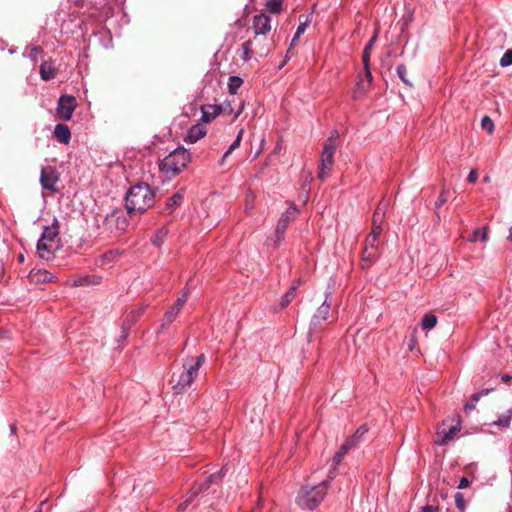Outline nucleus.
I'll use <instances>...</instances> for the list:
<instances>
[{
	"label": "nucleus",
	"instance_id": "nucleus-1",
	"mask_svg": "<svg viewBox=\"0 0 512 512\" xmlns=\"http://www.w3.org/2000/svg\"><path fill=\"white\" fill-rule=\"evenodd\" d=\"M125 202L128 214H141L154 205L155 193L148 184L138 183L128 190Z\"/></svg>",
	"mask_w": 512,
	"mask_h": 512
},
{
	"label": "nucleus",
	"instance_id": "nucleus-2",
	"mask_svg": "<svg viewBox=\"0 0 512 512\" xmlns=\"http://www.w3.org/2000/svg\"><path fill=\"white\" fill-rule=\"evenodd\" d=\"M332 477L318 484H305L298 491L296 503L304 510H314L323 501L331 484Z\"/></svg>",
	"mask_w": 512,
	"mask_h": 512
},
{
	"label": "nucleus",
	"instance_id": "nucleus-3",
	"mask_svg": "<svg viewBox=\"0 0 512 512\" xmlns=\"http://www.w3.org/2000/svg\"><path fill=\"white\" fill-rule=\"evenodd\" d=\"M206 360L205 355L202 353L198 357L186 356L183 359V371L179 375L178 380L173 384L172 389L174 394H181L186 391L198 376L200 367Z\"/></svg>",
	"mask_w": 512,
	"mask_h": 512
},
{
	"label": "nucleus",
	"instance_id": "nucleus-4",
	"mask_svg": "<svg viewBox=\"0 0 512 512\" xmlns=\"http://www.w3.org/2000/svg\"><path fill=\"white\" fill-rule=\"evenodd\" d=\"M190 161V152L184 147H178L161 160L159 168L164 175L172 178L180 174Z\"/></svg>",
	"mask_w": 512,
	"mask_h": 512
},
{
	"label": "nucleus",
	"instance_id": "nucleus-5",
	"mask_svg": "<svg viewBox=\"0 0 512 512\" xmlns=\"http://www.w3.org/2000/svg\"><path fill=\"white\" fill-rule=\"evenodd\" d=\"M339 133L334 130L323 145L320 157L318 178L324 180L330 175L334 163V154L338 146Z\"/></svg>",
	"mask_w": 512,
	"mask_h": 512
},
{
	"label": "nucleus",
	"instance_id": "nucleus-6",
	"mask_svg": "<svg viewBox=\"0 0 512 512\" xmlns=\"http://www.w3.org/2000/svg\"><path fill=\"white\" fill-rule=\"evenodd\" d=\"M331 297L332 291L331 289H327L325 292V300L323 303L317 308L316 312L312 316L310 322V328L308 332V340L312 341L313 337L323 329V322L327 321L330 315L331 310Z\"/></svg>",
	"mask_w": 512,
	"mask_h": 512
},
{
	"label": "nucleus",
	"instance_id": "nucleus-7",
	"mask_svg": "<svg viewBox=\"0 0 512 512\" xmlns=\"http://www.w3.org/2000/svg\"><path fill=\"white\" fill-rule=\"evenodd\" d=\"M299 210L295 205H291L280 217L275 228V238H271L268 241H273V245L278 247L284 240L287 227L291 221H293L298 215Z\"/></svg>",
	"mask_w": 512,
	"mask_h": 512
},
{
	"label": "nucleus",
	"instance_id": "nucleus-8",
	"mask_svg": "<svg viewBox=\"0 0 512 512\" xmlns=\"http://www.w3.org/2000/svg\"><path fill=\"white\" fill-rule=\"evenodd\" d=\"M103 226L111 234L125 231L128 227V220L124 210L116 208L108 213L104 218Z\"/></svg>",
	"mask_w": 512,
	"mask_h": 512
},
{
	"label": "nucleus",
	"instance_id": "nucleus-9",
	"mask_svg": "<svg viewBox=\"0 0 512 512\" xmlns=\"http://www.w3.org/2000/svg\"><path fill=\"white\" fill-rule=\"evenodd\" d=\"M77 107L76 98L71 95H61L58 99L56 113L57 116L64 120L69 121L72 118L73 112Z\"/></svg>",
	"mask_w": 512,
	"mask_h": 512
},
{
	"label": "nucleus",
	"instance_id": "nucleus-10",
	"mask_svg": "<svg viewBox=\"0 0 512 512\" xmlns=\"http://www.w3.org/2000/svg\"><path fill=\"white\" fill-rule=\"evenodd\" d=\"M59 181V173L54 166H43L40 173V184L43 190L51 193L57 192L56 184Z\"/></svg>",
	"mask_w": 512,
	"mask_h": 512
},
{
	"label": "nucleus",
	"instance_id": "nucleus-11",
	"mask_svg": "<svg viewBox=\"0 0 512 512\" xmlns=\"http://www.w3.org/2000/svg\"><path fill=\"white\" fill-rule=\"evenodd\" d=\"M378 258V239L368 235L362 251L363 268H367Z\"/></svg>",
	"mask_w": 512,
	"mask_h": 512
},
{
	"label": "nucleus",
	"instance_id": "nucleus-12",
	"mask_svg": "<svg viewBox=\"0 0 512 512\" xmlns=\"http://www.w3.org/2000/svg\"><path fill=\"white\" fill-rule=\"evenodd\" d=\"M224 467L216 473L210 474L205 481L200 483H195L189 492L192 493V495L197 496L199 493L203 492L204 490H207L212 484H217L224 476Z\"/></svg>",
	"mask_w": 512,
	"mask_h": 512
},
{
	"label": "nucleus",
	"instance_id": "nucleus-13",
	"mask_svg": "<svg viewBox=\"0 0 512 512\" xmlns=\"http://www.w3.org/2000/svg\"><path fill=\"white\" fill-rule=\"evenodd\" d=\"M59 249L58 243H51L48 241H44L39 238L37 242V252L39 254V257L44 260H50L54 252Z\"/></svg>",
	"mask_w": 512,
	"mask_h": 512
},
{
	"label": "nucleus",
	"instance_id": "nucleus-14",
	"mask_svg": "<svg viewBox=\"0 0 512 512\" xmlns=\"http://www.w3.org/2000/svg\"><path fill=\"white\" fill-rule=\"evenodd\" d=\"M253 28L256 35H266L271 29V19L268 15L259 14L253 19Z\"/></svg>",
	"mask_w": 512,
	"mask_h": 512
},
{
	"label": "nucleus",
	"instance_id": "nucleus-15",
	"mask_svg": "<svg viewBox=\"0 0 512 512\" xmlns=\"http://www.w3.org/2000/svg\"><path fill=\"white\" fill-rule=\"evenodd\" d=\"M185 196V190L180 189L171 197H169L165 203L164 208L161 210L163 214H171L174 210L179 207L183 201Z\"/></svg>",
	"mask_w": 512,
	"mask_h": 512
},
{
	"label": "nucleus",
	"instance_id": "nucleus-16",
	"mask_svg": "<svg viewBox=\"0 0 512 512\" xmlns=\"http://www.w3.org/2000/svg\"><path fill=\"white\" fill-rule=\"evenodd\" d=\"M444 426L445 424L443 423L437 429V440L435 443L440 446L446 445L460 431L456 426H451L448 430H445Z\"/></svg>",
	"mask_w": 512,
	"mask_h": 512
},
{
	"label": "nucleus",
	"instance_id": "nucleus-17",
	"mask_svg": "<svg viewBox=\"0 0 512 512\" xmlns=\"http://www.w3.org/2000/svg\"><path fill=\"white\" fill-rule=\"evenodd\" d=\"M40 239L59 244V224L56 218L53 219L51 225L44 227Z\"/></svg>",
	"mask_w": 512,
	"mask_h": 512
},
{
	"label": "nucleus",
	"instance_id": "nucleus-18",
	"mask_svg": "<svg viewBox=\"0 0 512 512\" xmlns=\"http://www.w3.org/2000/svg\"><path fill=\"white\" fill-rule=\"evenodd\" d=\"M207 133L206 127L203 124L193 125L187 132L185 141L191 144L196 143L203 138Z\"/></svg>",
	"mask_w": 512,
	"mask_h": 512
},
{
	"label": "nucleus",
	"instance_id": "nucleus-19",
	"mask_svg": "<svg viewBox=\"0 0 512 512\" xmlns=\"http://www.w3.org/2000/svg\"><path fill=\"white\" fill-rule=\"evenodd\" d=\"M223 111V107L220 105H206L201 108L202 116L201 120L203 122H210L216 116H218Z\"/></svg>",
	"mask_w": 512,
	"mask_h": 512
},
{
	"label": "nucleus",
	"instance_id": "nucleus-20",
	"mask_svg": "<svg viewBox=\"0 0 512 512\" xmlns=\"http://www.w3.org/2000/svg\"><path fill=\"white\" fill-rule=\"evenodd\" d=\"M367 432L368 427L366 425H361L353 435H351L345 440L344 444L351 450L363 440V436Z\"/></svg>",
	"mask_w": 512,
	"mask_h": 512
},
{
	"label": "nucleus",
	"instance_id": "nucleus-21",
	"mask_svg": "<svg viewBox=\"0 0 512 512\" xmlns=\"http://www.w3.org/2000/svg\"><path fill=\"white\" fill-rule=\"evenodd\" d=\"M371 82L372 73L370 71V68L369 66H367V68L364 67V73L358 76L357 91L361 93L365 92L369 88Z\"/></svg>",
	"mask_w": 512,
	"mask_h": 512
},
{
	"label": "nucleus",
	"instance_id": "nucleus-22",
	"mask_svg": "<svg viewBox=\"0 0 512 512\" xmlns=\"http://www.w3.org/2000/svg\"><path fill=\"white\" fill-rule=\"evenodd\" d=\"M54 135L57 140L63 144L69 143L71 139V132L67 125L65 124H56L54 128Z\"/></svg>",
	"mask_w": 512,
	"mask_h": 512
},
{
	"label": "nucleus",
	"instance_id": "nucleus-23",
	"mask_svg": "<svg viewBox=\"0 0 512 512\" xmlns=\"http://www.w3.org/2000/svg\"><path fill=\"white\" fill-rule=\"evenodd\" d=\"M120 255L121 252L117 249L107 251L96 260V264L100 267H105L110 265Z\"/></svg>",
	"mask_w": 512,
	"mask_h": 512
},
{
	"label": "nucleus",
	"instance_id": "nucleus-24",
	"mask_svg": "<svg viewBox=\"0 0 512 512\" xmlns=\"http://www.w3.org/2000/svg\"><path fill=\"white\" fill-rule=\"evenodd\" d=\"M57 75V70L50 62H43L40 66V76L44 81H50Z\"/></svg>",
	"mask_w": 512,
	"mask_h": 512
},
{
	"label": "nucleus",
	"instance_id": "nucleus-25",
	"mask_svg": "<svg viewBox=\"0 0 512 512\" xmlns=\"http://www.w3.org/2000/svg\"><path fill=\"white\" fill-rule=\"evenodd\" d=\"M102 282V277L98 275H87L78 278L74 281V286H88V285H99Z\"/></svg>",
	"mask_w": 512,
	"mask_h": 512
},
{
	"label": "nucleus",
	"instance_id": "nucleus-26",
	"mask_svg": "<svg viewBox=\"0 0 512 512\" xmlns=\"http://www.w3.org/2000/svg\"><path fill=\"white\" fill-rule=\"evenodd\" d=\"M243 134H244V129H240L236 135V138L234 139V141L232 142V144L229 146V148L225 151V153L223 154L222 158L220 159L219 161V164L220 165H223L224 162H225V159L234 151L236 150L240 144H241V141H242V137H243Z\"/></svg>",
	"mask_w": 512,
	"mask_h": 512
},
{
	"label": "nucleus",
	"instance_id": "nucleus-27",
	"mask_svg": "<svg viewBox=\"0 0 512 512\" xmlns=\"http://www.w3.org/2000/svg\"><path fill=\"white\" fill-rule=\"evenodd\" d=\"M387 208H388V202L386 200L382 199L378 203V205L375 209L372 221H375L377 223H383L384 219H385Z\"/></svg>",
	"mask_w": 512,
	"mask_h": 512
},
{
	"label": "nucleus",
	"instance_id": "nucleus-28",
	"mask_svg": "<svg viewBox=\"0 0 512 512\" xmlns=\"http://www.w3.org/2000/svg\"><path fill=\"white\" fill-rule=\"evenodd\" d=\"M143 309H138L135 311H132L128 316L127 319L123 323V331H122V338H126L127 336V330L131 326L133 322H135L143 313Z\"/></svg>",
	"mask_w": 512,
	"mask_h": 512
},
{
	"label": "nucleus",
	"instance_id": "nucleus-29",
	"mask_svg": "<svg viewBox=\"0 0 512 512\" xmlns=\"http://www.w3.org/2000/svg\"><path fill=\"white\" fill-rule=\"evenodd\" d=\"M179 313V310H177V307L171 306L166 313L164 314L162 320H161V329H164L165 327L169 326L177 317Z\"/></svg>",
	"mask_w": 512,
	"mask_h": 512
},
{
	"label": "nucleus",
	"instance_id": "nucleus-30",
	"mask_svg": "<svg viewBox=\"0 0 512 512\" xmlns=\"http://www.w3.org/2000/svg\"><path fill=\"white\" fill-rule=\"evenodd\" d=\"M168 233L169 232L166 226L159 228L151 238L152 244L157 247H160L163 244Z\"/></svg>",
	"mask_w": 512,
	"mask_h": 512
},
{
	"label": "nucleus",
	"instance_id": "nucleus-31",
	"mask_svg": "<svg viewBox=\"0 0 512 512\" xmlns=\"http://www.w3.org/2000/svg\"><path fill=\"white\" fill-rule=\"evenodd\" d=\"M478 240H480L482 242H486L488 240V234H487L486 227L475 229L468 238V241L473 242V243L477 242Z\"/></svg>",
	"mask_w": 512,
	"mask_h": 512
},
{
	"label": "nucleus",
	"instance_id": "nucleus-32",
	"mask_svg": "<svg viewBox=\"0 0 512 512\" xmlns=\"http://www.w3.org/2000/svg\"><path fill=\"white\" fill-rule=\"evenodd\" d=\"M376 39H377V35L374 34L373 37L369 40V42L364 47V50L362 53V62H363V65L365 68H367V66H369L370 52H371V49H372Z\"/></svg>",
	"mask_w": 512,
	"mask_h": 512
},
{
	"label": "nucleus",
	"instance_id": "nucleus-33",
	"mask_svg": "<svg viewBox=\"0 0 512 512\" xmlns=\"http://www.w3.org/2000/svg\"><path fill=\"white\" fill-rule=\"evenodd\" d=\"M512 420V407L509 408L506 413L500 415L498 419L494 422V425L501 428H508L510 426Z\"/></svg>",
	"mask_w": 512,
	"mask_h": 512
},
{
	"label": "nucleus",
	"instance_id": "nucleus-34",
	"mask_svg": "<svg viewBox=\"0 0 512 512\" xmlns=\"http://www.w3.org/2000/svg\"><path fill=\"white\" fill-rule=\"evenodd\" d=\"M436 324L437 317L432 313H428L424 315L421 322V327L423 330H431L436 326Z\"/></svg>",
	"mask_w": 512,
	"mask_h": 512
},
{
	"label": "nucleus",
	"instance_id": "nucleus-35",
	"mask_svg": "<svg viewBox=\"0 0 512 512\" xmlns=\"http://www.w3.org/2000/svg\"><path fill=\"white\" fill-rule=\"evenodd\" d=\"M296 290H297V287L295 285H292L288 289V291L281 298V301H280L281 308H284V307L288 306L291 303V301L294 299V297L296 295Z\"/></svg>",
	"mask_w": 512,
	"mask_h": 512
},
{
	"label": "nucleus",
	"instance_id": "nucleus-36",
	"mask_svg": "<svg viewBox=\"0 0 512 512\" xmlns=\"http://www.w3.org/2000/svg\"><path fill=\"white\" fill-rule=\"evenodd\" d=\"M350 449L343 443L339 450L333 456V470L336 469L337 465L341 463L345 455Z\"/></svg>",
	"mask_w": 512,
	"mask_h": 512
},
{
	"label": "nucleus",
	"instance_id": "nucleus-37",
	"mask_svg": "<svg viewBox=\"0 0 512 512\" xmlns=\"http://www.w3.org/2000/svg\"><path fill=\"white\" fill-rule=\"evenodd\" d=\"M243 84V80L238 76H230L228 80V90L231 94H235Z\"/></svg>",
	"mask_w": 512,
	"mask_h": 512
},
{
	"label": "nucleus",
	"instance_id": "nucleus-38",
	"mask_svg": "<svg viewBox=\"0 0 512 512\" xmlns=\"http://www.w3.org/2000/svg\"><path fill=\"white\" fill-rule=\"evenodd\" d=\"M396 73L401 81L409 87H412V83L407 78V68L404 64H399L396 67Z\"/></svg>",
	"mask_w": 512,
	"mask_h": 512
},
{
	"label": "nucleus",
	"instance_id": "nucleus-39",
	"mask_svg": "<svg viewBox=\"0 0 512 512\" xmlns=\"http://www.w3.org/2000/svg\"><path fill=\"white\" fill-rule=\"evenodd\" d=\"M240 51H241L240 58L245 62L249 61L251 59V54H250L251 41L244 42L241 45Z\"/></svg>",
	"mask_w": 512,
	"mask_h": 512
},
{
	"label": "nucleus",
	"instance_id": "nucleus-40",
	"mask_svg": "<svg viewBox=\"0 0 512 512\" xmlns=\"http://www.w3.org/2000/svg\"><path fill=\"white\" fill-rule=\"evenodd\" d=\"M450 196V191L446 188H443L440 192L438 199L435 202V209H439L442 205H444Z\"/></svg>",
	"mask_w": 512,
	"mask_h": 512
},
{
	"label": "nucleus",
	"instance_id": "nucleus-41",
	"mask_svg": "<svg viewBox=\"0 0 512 512\" xmlns=\"http://www.w3.org/2000/svg\"><path fill=\"white\" fill-rule=\"evenodd\" d=\"M266 6L271 13L277 14L282 9V0H268Z\"/></svg>",
	"mask_w": 512,
	"mask_h": 512
},
{
	"label": "nucleus",
	"instance_id": "nucleus-42",
	"mask_svg": "<svg viewBox=\"0 0 512 512\" xmlns=\"http://www.w3.org/2000/svg\"><path fill=\"white\" fill-rule=\"evenodd\" d=\"M308 23H309L308 19H306L304 22H300V24L298 25L296 32L293 36L291 45H293L300 38V36L305 32V30L308 26Z\"/></svg>",
	"mask_w": 512,
	"mask_h": 512
},
{
	"label": "nucleus",
	"instance_id": "nucleus-43",
	"mask_svg": "<svg viewBox=\"0 0 512 512\" xmlns=\"http://www.w3.org/2000/svg\"><path fill=\"white\" fill-rule=\"evenodd\" d=\"M481 126L484 130H486L489 134L494 131V123L489 116H484L481 120Z\"/></svg>",
	"mask_w": 512,
	"mask_h": 512
},
{
	"label": "nucleus",
	"instance_id": "nucleus-44",
	"mask_svg": "<svg viewBox=\"0 0 512 512\" xmlns=\"http://www.w3.org/2000/svg\"><path fill=\"white\" fill-rule=\"evenodd\" d=\"M511 64H512V50L509 49L501 57L500 65L502 67H507V66H510Z\"/></svg>",
	"mask_w": 512,
	"mask_h": 512
},
{
	"label": "nucleus",
	"instance_id": "nucleus-45",
	"mask_svg": "<svg viewBox=\"0 0 512 512\" xmlns=\"http://www.w3.org/2000/svg\"><path fill=\"white\" fill-rule=\"evenodd\" d=\"M455 505L459 510H464L466 508V502L464 499V495L460 492H457L454 496Z\"/></svg>",
	"mask_w": 512,
	"mask_h": 512
},
{
	"label": "nucleus",
	"instance_id": "nucleus-46",
	"mask_svg": "<svg viewBox=\"0 0 512 512\" xmlns=\"http://www.w3.org/2000/svg\"><path fill=\"white\" fill-rule=\"evenodd\" d=\"M382 224L383 223H377L375 221H372L371 232L369 233V235L374 236L375 238L378 239L380 234L382 233Z\"/></svg>",
	"mask_w": 512,
	"mask_h": 512
},
{
	"label": "nucleus",
	"instance_id": "nucleus-47",
	"mask_svg": "<svg viewBox=\"0 0 512 512\" xmlns=\"http://www.w3.org/2000/svg\"><path fill=\"white\" fill-rule=\"evenodd\" d=\"M480 400V394H472L471 398L469 399V401L465 404V410L468 411V410H472L475 408L476 406V403Z\"/></svg>",
	"mask_w": 512,
	"mask_h": 512
},
{
	"label": "nucleus",
	"instance_id": "nucleus-48",
	"mask_svg": "<svg viewBox=\"0 0 512 512\" xmlns=\"http://www.w3.org/2000/svg\"><path fill=\"white\" fill-rule=\"evenodd\" d=\"M195 497H196L195 495H192V493L189 492L186 499L182 503L179 504L178 510L185 511L188 508V506L193 502V499Z\"/></svg>",
	"mask_w": 512,
	"mask_h": 512
},
{
	"label": "nucleus",
	"instance_id": "nucleus-49",
	"mask_svg": "<svg viewBox=\"0 0 512 512\" xmlns=\"http://www.w3.org/2000/svg\"><path fill=\"white\" fill-rule=\"evenodd\" d=\"M188 298V292H183V294L177 298L175 304L173 307H177V310H181V308L184 306Z\"/></svg>",
	"mask_w": 512,
	"mask_h": 512
},
{
	"label": "nucleus",
	"instance_id": "nucleus-50",
	"mask_svg": "<svg viewBox=\"0 0 512 512\" xmlns=\"http://www.w3.org/2000/svg\"><path fill=\"white\" fill-rule=\"evenodd\" d=\"M477 179H478V172H477V170L471 169L469 174H468L467 181L469 183H471V184H474V183H476Z\"/></svg>",
	"mask_w": 512,
	"mask_h": 512
},
{
	"label": "nucleus",
	"instance_id": "nucleus-51",
	"mask_svg": "<svg viewBox=\"0 0 512 512\" xmlns=\"http://www.w3.org/2000/svg\"><path fill=\"white\" fill-rule=\"evenodd\" d=\"M470 485L469 480L466 477H462L459 481L458 488L465 489Z\"/></svg>",
	"mask_w": 512,
	"mask_h": 512
},
{
	"label": "nucleus",
	"instance_id": "nucleus-52",
	"mask_svg": "<svg viewBox=\"0 0 512 512\" xmlns=\"http://www.w3.org/2000/svg\"><path fill=\"white\" fill-rule=\"evenodd\" d=\"M420 512H438V508L432 505L422 507Z\"/></svg>",
	"mask_w": 512,
	"mask_h": 512
},
{
	"label": "nucleus",
	"instance_id": "nucleus-53",
	"mask_svg": "<svg viewBox=\"0 0 512 512\" xmlns=\"http://www.w3.org/2000/svg\"><path fill=\"white\" fill-rule=\"evenodd\" d=\"M40 50H41V49H40V47H33V48L31 49V52H30L29 57H30L31 59L35 60V59H36V57H37V55H38V53L40 52Z\"/></svg>",
	"mask_w": 512,
	"mask_h": 512
},
{
	"label": "nucleus",
	"instance_id": "nucleus-54",
	"mask_svg": "<svg viewBox=\"0 0 512 512\" xmlns=\"http://www.w3.org/2000/svg\"><path fill=\"white\" fill-rule=\"evenodd\" d=\"M491 390L492 389L487 388V389H483V390H481L479 392H476L475 394H480V398H481L482 396L487 395Z\"/></svg>",
	"mask_w": 512,
	"mask_h": 512
},
{
	"label": "nucleus",
	"instance_id": "nucleus-55",
	"mask_svg": "<svg viewBox=\"0 0 512 512\" xmlns=\"http://www.w3.org/2000/svg\"><path fill=\"white\" fill-rule=\"evenodd\" d=\"M501 378L504 382H509L512 379V376L509 374H502Z\"/></svg>",
	"mask_w": 512,
	"mask_h": 512
},
{
	"label": "nucleus",
	"instance_id": "nucleus-56",
	"mask_svg": "<svg viewBox=\"0 0 512 512\" xmlns=\"http://www.w3.org/2000/svg\"><path fill=\"white\" fill-rule=\"evenodd\" d=\"M46 504H47V501H46V500L42 501V502H41V504H40V506H39V508H38L37 510H35L34 512H42V508H43V506H44V505H46Z\"/></svg>",
	"mask_w": 512,
	"mask_h": 512
},
{
	"label": "nucleus",
	"instance_id": "nucleus-57",
	"mask_svg": "<svg viewBox=\"0 0 512 512\" xmlns=\"http://www.w3.org/2000/svg\"><path fill=\"white\" fill-rule=\"evenodd\" d=\"M16 430H17V427L15 424H11L10 425V432L11 434H15L16 433Z\"/></svg>",
	"mask_w": 512,
	"mask_h": 512
},
{
	"label": "nucleus",
	"instance_id": "nucleus-58",
	"mask_svg": "<svg viewBox=\"0 0 512 512\" xmlns=\"http://www.w3.org/2000/svg\"><path fill=\"white\" fill-rule=\"evenodd\" d=\"M242 110H243V105H241V106L239 107V109L236 111V113H235V118H237V117L242 113Z\"/></svg>",
	"mask_w": 512,
	"mask_h": 512
},
{
	"label": "nucleus",
	"instance_id": "nucleus-59",
	"mask_svg": "<svg viewBox=\"0 0 512 512\" xmlns=\"http://www.w3.org/2000/svg\"><path fill=\"white\" fill-rule=\"evenodd\" d=\"M507 239H508L509 241H512V226H511V227H510V229H509V234H508Z\"/></svg>",
	"mask_w": 512,
	"mask_h": 512
},
{
	"label": "nucleus",
	"instance_id": "nucleus-60",
	"mask_svg": "<svg viewBox=\"0 0 512 512\" xmlns=\"http://www.w3.org/2000/svg\"><path fill=\"white\" fill-rule=\"evenodd\" d=\"M190 283H191V280H189L186 284V288H185V291L184 292H188L189 293V286H190Z\"/></svg>",
	"mask_w": 512,
	"mask_h": 512
},
{
	"label": "nucleus",
	"instance_id": "nucleus-61",
	"mask_svg": "<svg viewBox=\"0 0 512 512\" xmlns=\"http://www.w3.org/2000/svg\"><path fill=\"white\" fill-rule=\"evenodd\" d=\"M490 181L489 176L484 177V182L488 183Z\"/></svg>",
	"mask_w": 512,
	"mask_h": 512
},
{
	"label": "nucleus",
	"instance_id": "nucleus-62",
	"mask_svg": "<svg viewBox=\"0 0 512 512\" xmlns=\"http://www.w3.org/2000/svg\"><path fill=\"white\" fill-rule=\"evenodd\" d=\"M19 261H24V256L22 254L19 255Z\"/></svg>",
	"mask_w": 512,
	"mask_h": 512
},
{
	"label": "nucleus",
	"instance_id": "nucleus-63",
	"mask_svg": "<svg viewBox=\"0 0 512 512\" xmlns=\"http://www.w3.org/2000/svg\"><path fill=\"white\" fill-rule=\"evenodd\" d=\"M44 274H45V276H47V274H48V273H47V272H44ZM46 280H47V277H44V278H43V281H46Z\"/></svg>",
	"mask_w": 512,
	"mask_h": 512
},
{
	"label": "nucleus",
	"instance_id": "nucleus-64",
	"mask_svg": "<svg viewBox=\"0 0 512 512\" xmlns=\"http://www.w3.org/2000/svg\"><path fill=\"white\" fill-rule=\"evenodd\" d=\"M409 349L412 350L413 349V344H410L409 345Z\"/></svg>",
	"mask_w": 512,
	"mask_h": 512
}]
</instances>
